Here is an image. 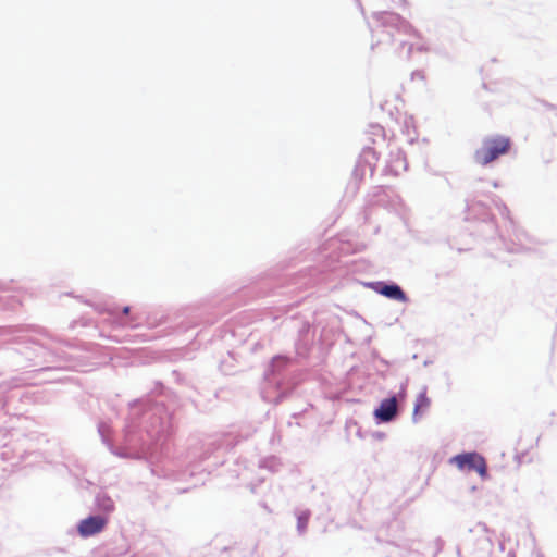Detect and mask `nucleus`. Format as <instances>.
<instances>
[{"instance_id": "7", "label": "nucleus", "mask_w": 557, "mask_h": 557, "mask_svg": "<svg viewBox=\"0 0 557 557\" xmlns=\"http://www.w3.org/2000/svg\"><path fill=\"white\" fill-rule=\"evenodd\" d=\"M123 313L124 314H128L129 313V307L128 306L123 308Z\"/></svg>"}, {"instance_id": "4", "label": "nucleus", "mask_w": 557, "mask_h": 557, "mask_svg": "<svg viewBox=\"0 0 557 557\" xmlns=\"http://www.w3.org/2000/svg\"><path fill=\"white\" fill-rule=\"evenodd\" d=\"M397 413V400L395 397L386 398L381 401L379 408L375 410V417L383 421H391Z\"/></svg>"}, {"instance_id": "1", "label": "nucleus", "mask_w": 557, "mask_h": 557, "mask_svg": "<svg viewBox=\"0 0 557 557\" xmlns=\"http://www.w3.org/2000/svg\"><path fill=\"white\" fill-rule=\"evenodd\" d=\"M511 147L510 138L503 135L487 137L475 151L474 159L481 165H486L500 156L506 154Z\"/></svg>"}, {"instance_id": "6", "label": "nucleus", "mask_w": 557, "mask_h": 557, "mask_svg": "<svg viewBox=\"0 0 557 557\" xmlns=\"http://www.w3.org/2000/svg\"><path fill=\"white\" fill-rule=\"evenodd\" d=\"M431 406V399L426 396L425 392L420 393L414 401L413 407V420H417L419 416L424 414Z\"/></svg>"}, {"instance_id": "3", "label": "nucleus", "mask_w": 557, "mask_h": 557, "mask_svg": "<svg viewBox=\"0 0 557 557\" xmlns=\"http://www.w3.org/2000/svg\"><path fill=\"white\" fill-rule=\"evenodd\" d=\"M107 524V519L101 516H91L81 521L78 532L82 536L88 537L100 533Z\"/></svg>"}, {"instance_id": "2", "label": "nucleus", "mask_w": 557, "mask_h": 557, "mask_svg": "<svg viewBox=\"0 0 557 557\" xmlns=\"http://www.w3.org/2000/svg\"><path fill=\"white\" fill-rule=\"evenodd\" d=\"M453 461L461 470L467 469L469 471H476L481 478H485L487 475L485 459L476 453L457 455L453 458Z\"/></svg>"}, {"instance_id": "5", "label": "nucleus", "mask_w": 557, "mask_h": 557, "mask_svg": "<svg viewBox=\"0 0 557 557\" xmlns=\"http://www.w3.org/2000/svg\"><path fill=\"white\" fill-rule=\"evenodd\" d=\"M377 292L391 299H395L398 301H406L407 297L406 294L403 292V289L398 285H383Z\"/></svg>"}]
</instances>
